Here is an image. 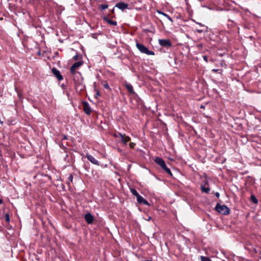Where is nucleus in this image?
I'll return each instance as SVG.
<instances>
[{
	"instance_id": "nucleus-1",
	"label": "nucleus",
	"mask_w": 261,
	"mask_h": 261,
	"mask_svg": "<svg viewBox=\"0 0 261 261\" xmlns=\"http://www.w3.org/2000/svg\"><path fill=\"white\" fill-rule=\"evenodd\" d=\"M215 209L218 213L224 215H227L230 213V209L225 205L217 203Z\"/></svg>"
},
{
	"instance_id": "nucleus-2",
	"label": "nucleus",
	"mask_w": 261,
	"mask_h": 261,
	"mask_svg": "<svg viewBox=\"0 0 261 261\" xmlns=\"http://www.w3.org/2000/svg\"><path fill=\"white\" fill-rule=\"evenodd\" d=\"M136 47L142 53L147 55H154V53L149 50L145 45L138 42L136 43Z\"/></svg>"
},
{
	"instance_id": "nucleus-3",
	"label": "nucleus",
	"mask_w": 261,
	"mask_h": 261,
	"mask_svg": "<svg viewBox=\"0 0 261 261\" xmlns=\"http://www.w3.org/2000/svg\"><path fill=\"white\" fill-rule=\"evenodd\" d=\"M158 42L160 46L165 47L167 49L170 48L172 45V42L169 39H160Z\"/></svg>"
},
{
	"instance_id": "nucleus-4",
	"label": "nucleus",
	"mask_w": 261,
	"mask_h": 261,
	"mask_svg": "<svg viewBox=\"0 0 261 261\" xmlns=\"http://www.w3.org/2000/svg\"><path fill=\"white\" fill-rule=\"evenodd\" d=\"M83 64V61H79L74 63L70 68V71L71 74H75L76 70L78 69Z\"/></svg>"
},
{
	"instance_id": "nucleus-5",
	"label": "nucleus",
	"mask_w": 261,
	"mask_h": 261,
	"mask_svg": "<svg viewBox=\"0 0 261 261\" xmlns=\"http://www.w3.org/2000/svg\"><path fill=\"white\" fill-rule=\"evenodd\" d=\"M51 72L58 81H61L63 80V76L61 75L60 71L57 68H53L51 69Z\"/></svg>"
},
{
	"instance_id": "nucleus-6",
	"label": "nucleus",
	"mask_w": 261,
	"mask_h": 261,
	"mask_svg": "<svg viewBox=\"0 0 261 261\" xmlns=\"http://www.w3.org/2000/svg\"><path fill=\"white\" fill-rule=\"evenodd\" d=\"M84 219L88 224H92L94 221V217L90 213H88L85 215Z\"/></svg>"
},
{
	"instance_id": "nucleus-7",
	"label": "nucleus",
	"mask_w": 261,
	"mask_h": 261,
	"mask_svg": "<svg viewBox=\"0 0 261 261\" xmlns=\"http://www.w3.org/2000/svg\"><path fill=\"white\" fill-rule=\"evenodd\" d=\"M118 134L121 138V142L124 145H126L127 143L130 140V138L125 135V134H122L120 133H118Z\"/></svg>"
},
{
	"instance_id": "nucleus-8",
	"label": "nucleus",
	"mask_w": 261,
	"mask_h": 261,
	"mask_svg": "<svg viewBox=\"0 0 261 261\" xmlns=\"http://www.w3.org/2000/svg\"><path fill=\"white\" fill-rule=\"evenodd\" d=\"M85 157L92 164L97 166L99 165V162L96 160L92 155L87 153Z\"/></svg>"
},
{
	"instance_id": "nucleus-9",
	"label": "nucleus",
	"mask_w": 261,
	"mask_h": 261,
	"mask_svg": "<svg viewBox=\"0 0 261 261\" xmlns=\"http://www.w3.org/2000/svg\"><path fill=\"white\" fill-rule=\"evenodd\" d=\"M83 110L86 114L90 115L91 112V108L89 103L86 101L83 102Z\"/></svg>"
},
{
	"instance_id": "nucleus-10",
	"label": "nucleus",
	"mask_w": 261,
	"mask_h": 261,
	"mask_svg": "<svg viewBox=\"0 0 261 261\" xmlns=\"http://www.w3.org/2000/svg\"><path fill=\"white\" fill-rule=\"evenodd\" d=\"M128 4L124 3L123 2H119L116 4L115 7H117L118 9L124 10L126 9H128Z\"/></svg>"
},
{
	"instance_id": "nucleus-11",
	"label": "nucleus",
	"mask_w": 261,
	"mask_h": 261,
	"mask_svg": "<svg viewBox=\"0 0 261 261\" xmlns=\"http://www.w3.org/2000/svg\"><path fill=\"white\" fill-rule=\"evenodd\" d=\"M137 202L140 204H143L145 205H149V202L140 194L136 197Z\"/></svg>"
},
{
	"instance_id": "nucleus-12",
	"label": "nucleus",
	"mask_w": 261,
	"mask_h": 261,
	"mask_svg": "<svg viewBox=\"0 0 261 261\" xmlns=\"http://www.w3.org/2000/svg\"><path fill=\"white\" fill-rule=\"evenodd\" d=\"M125 87L126 89H127V90L128 91V92L130 94H135V91H134V89H133V86H132V85L131 84H128V83H126L125 85Z\"/></svg>"
},
{
	"instance_id": "nucleus-13",
	"label": "nucleus",
	"mask_w": 261,
	"mask_h": 261,
	"mask_svg": "<svg viewBox=\"0 0 261 261\" xmlns=\"http://www.w3.org/2000/svg\"><path fill=\"white\" fill-rule=\"evenodd\" d=\"M103 20L110 25H117V22L116 21L111 20L110 19H109L108 17H107L106 16L103 17Z\"/></svg>"
},
{
	"instance_id": "nucleus-14",
	"label": "nucleus",
	"mask_w": 261,
	"mask_h": 261,
	"mask_svg": "<svg viewBox=\"0 0 261 261\" xmlns=\"http://www.w3.org/2000/svg\"><path fill=\"white\" fill-rule=\"evenodd\" d=\"M154 162L160 166L165 162L163 159L160 157H156L154 159Z\"/></svg>"
},
{
	"instance_id": "nucleus-15",
	"label": "nucleus",
	"mask_w": 261,
	"mask_h": 261,
	"mask_svg": "<svg viewBox=\"0 0 261 261\" xmlns=\"http://www.w3.org/2000/svg\"><path fill=\"white\" fill-rule=\"evenodd\" d=\"M201 190L202 192H203V193H208L210 191V188L206 187L204 186H201Z\"/></svg>"
},
{
	"instance_id": "nucleus-16",
	"label": "nucleus",
	"mask_w": 261,
	"mask_h": 261,
	"mask_svg": "<svg viewBox=\"0 0 261 261\" xmlns=\"http://www.w3.org/2000/svg\"><path fill=\"white\" fill-rule=\"evenodd\" d=\"M162 169L164 170L167 173H168L171 176H172V174L170 169L167 167L166 165Z\"/></svg>"
},
{
	"instance_id": "nucleus-17",
	"label": "nucleus",
	"mask_w": 261,
	"mask_h": 261,
	"mask_svg": "<svg viewBox=\"0 0 261 261\" xmlns=\"http://www.w3.org/2000/svg\"><path fill=\"white\" fill-rule=\"evenodd\" d=\"M250 200L254 204H257L258 203V200L254 195H251Z\"/></svg>"
},
{
	"instance_id": "nucleus-18",
	"label": "nucleus",
	"mask_w": 261,
	"mask_h": 261,
	"mask_svg": "<svg viewBox=\"0 0 261 261\" xmlns=\"http://www.w3.org/2000/svg\"><path fill=\"white\" fill-rule=\"evenodd\" d=\"M130 191L132 193V194L133 195L135 196L136 197L139 195L137 190L134 188H130Z\"/></svg>"
},
{
	"instance_id": "nucleus-19",
	"label": "nucleus",
	"mask_w": 261,
	"mask_h": 261,
	"mask_svg": "<svg viewBox=\"0 0 261 261\" xmlns=\"http://www.w3.org/2000/svg\"><path fill=\"white\" fill-rule=\"evenodd\" d=\"M108 5L104 4V5H100L99 6V9L101 10H103L105 9H106L108 8Z\"/></svg>"
},
{
	"instance_id": "nucleus-20",
	"label": "nucleus",
	"mask_w": 261,
	"mask_h": 261,
	"mask_svg": "<svg viewBox=\"0 0 261 261\" xmlns=\"http://www.w3.org/2000/svg\"><path fill=\"white\" fill-rule=\"evenodd\" d=\"M200 260L201 261H211V259L208 257L201 256H200Z\"/></svg>"
},
{
	"instance_id": "nucleus-21",
	"label": "nucleus",
	"mask_w": 261,
	"mask_h": 261,
	"mask_svg": "<svg viewBox=\"0 0 261 261\" xmlns=\"http://www.w3.org/2000/svg\"><path fill=\"white\" fill-rule=\"evenodd\" d=\"M5 218L6 222L8 223H9L10 219V216L8 213L5 214Z\"/></svg>"
},
{
	"instance_id": "nucleus-22",
	"label": "nucleus",
	"mask_w": 261,
	"mask_h": 261,
	"mask_svg": "<svg viewBox=\"0 0 261 261\" xmlns=\"http://www.w3.org/2000/svg\"><path fill=\"white\" fill-rule=\"evenodd\" d=\"M103 87L105 88V89H108L109 90H111V89L108 85V83H105L103 84Z\"/></svg>"
},
{
	"instance_id": "nucleus-23",
	"label": "nucleus",
	"mask_w": 261,
	"mask_h": 261,
	"mask_svg": "<svg viewBox=\"0 0 261 261\" xmlns=\"http://www.w3.org/2000/svg\"><path fill=\"white\" fill-rule=\"evenodd\" d=\"M73 175L72 174H70L68 178V180H69V181H70L71 182H72L73 181Z\"/></svg>"
},
{
	"instance_id": "nucleus-24",
	"label": "nucleus",
	"mask_w": 261,
	"mask_h": 261,
	"mask_svg": "<svg viewBox=\"0 0 261 261\" xmlns=\"http://www.w3.org/2000/svg\"><path fill=\"white\" fill-rule=\"evenodd\" d=\"M95 91H96V93L95 95V97L97 98V97L100 96V93L99 91L98 90H96Z\"/></svg>"
},
{
	"instance_id": "nucleus-25",
	"label": "nucleus",
	"mask_w": 261,
	"mask_h": 261,
	"mask_svg": "<svg viewBox=\"0 0 261 261\" xmlns=\"http://www.w3.org/2000/svg\"><path fill=\"white\" fill-rule=\"evenodd\" d=\"M129 147L131 148H134L135 146L136 145V144L133 142H130L129 144Z\"/></svg>"
},
{
	"instance_id": "nucleus-26",
	"label": "nucleus",
	"mask_w": 261,
	"mask_h": 261,
	"mask_svg": "<svg viewBox=\"0 0 261 261\" xmlns=\"http://www.w3.org/2000/svg\"><path fill=\"white\" fill-rule=\"evenodd\" d=\"M166 17L171 22H172L173 21V19H172V18L169 16L168 15H166Z\"/></svg>"
},
{
	"instance_id": "nucleus-27",
	"label": "nucleus",
	"mask_w": 261,
	"mask_h": 261,
	"mask_svg": "<svg viewBox=\"0 0 261 261\" xmlns=\"http://www.w3.org/2000/svg\"><path fill=\"white\" fill-rule=\"evenodd\" d=\"M203 60H204L205 62H208V58H207V56H203Z\"/></svg>"
},
{
	"instance_id": "nucleus-28",
	"label": "nucleus",
	"mask_w": 261,
	"mask_h": 261,
	"mask_svg": "<svg viewBox=\"0 0 261 261\" xmlns=\"http://www.w3.org/2000/svg\"><path fill=\"white\" fill-rule=\"evenodd\" d=\"M208 185V181L206 179L204 180L203 186H206V185Z\"/></svg>"
},
{
	"instance_id": "nucleus-29",
	"label": "nucleus",
	"mask_w": 261,
	"mask_h": 261,
	"mask_svg": "<svg viewBox=\"0 0 261 261\" xmlns=\"http://www.w3.org/2000/svg\"><path fill=\"white\" fill-rule=\"evenodd\" d=\"M78 58H79L78 56H77V55H75V56H74L73 57V59L74 60L76 61V60H78Z\"/></svg>"
},
{
	"instance_id": "nucleus-30",
	"label": "nucleus",
	"mask_w": 261,
	"mask_h": 261,
	"mask_svg": "<svg viewBox=\"0 0 261 261\" xmlns=\"http://www.w3.org/2000/svg\"><path fill=\"white\" fill-rule=\"evenodd\" d=\"M66 139H67V137L66 136L64 135L63 136V137L61 139V140L63 141L64 140H66Z\"/></svg>"
},
{
	"instance_id": "nucleus-31",
	"label": "nucleus",
	"mask_w": 261,
	"mask_h": 261,
	"mask_svg": "<svg viewBox=\"0 0 261 261\" xmlns=\"http://www.w3.org/2000/svg\"><path fill=\"white\" fill-rule=\"evenodd\" d=\"M215 196H216L217 198H219V197H220V194H219V193H218V192H216V193H215Z\"/></svg>"
},
{
	"instance_id": "nucleus-32",
	"label": "nucleus",
	"mask_w": 261,
	"mask_h": 261,
	"mask_svg": "<svg viewBox=\"0 0 261 261\" xmlns=\"http://www.w3.org/2000/svg\"><path fill=\"white\" fill-rule=\"evenodd\" d=\"M119 132H117V133H115L114 135V136L115 137H120L119 135L118 134Z\"/></svg>"
},
{
	"instance_id": "nucleus-33",
	"label": "nucleus",
	"mask_w": 261,
	"mask_h": 261,
	"mask_svg": "<svg viewBox=\"0 0 261 261\" xmlns=\"http://www.w3.org/2000/svg\"><path fill=\"white\" fill-rule=\"evenodd\" d=\"M219 70L218 69H214L212 70V71L213 72H217L219 71Z\"/></svg>"
},
{
	"instance_id": "nucleus-34",
	"label": "nucleus",
	"mask_w": 261,
	"mask_h": 261,
	"mask_svg": "<svg viewBox=\"0 0 261 261\" xmlns=\"http://www.w3.org/2000/svg\"><path fill=\"white\" fill-rule=\"evenodd\" d=\"M165 165L166 163L165 162H164L163 164L161 165V166H160V167H161V168H163Z\"/></svg>"
},
{
	"instance_id": "nucleus-35",
	"label": "nucleus",
	"mask_w": 261,
	"mask_h": 261,
	"mask_svg": "<svg viewBox=\"0 0 261 261\" xmlns=\"http://www.w3.org/2000/svg\"><path fill=\"white\" fill-rule=\"evenodd\" d=\"M197 32L199 33H202L203 32V31L201 30H197Z\"/></svg>"
},
{
	"instance_id": "nucleus-36",
	"label": "nucleus",
	"mask_w": 261,
	"mask_h": 261,
	"mask_svg": "<svg viewBox=\"0 0 261 261\" xmlns=\"http://www.w3.org/2000/svg\"><path fill=\"white\" fill-rule=\"evenodd\" d=\"M197 46L198 48H201V47H202V44H199L197 45Z\"/></svg>"
},
{
	"instance_id": "nucleus-37",
	"label": "nucleus",
	"mask_w": 261,
	"mask_h": 261,
	"mask_svg": "<svg viewBox=\"0 0 261 261\" xmlns=\"http://www.w3.org/2000/svg\"><path fill=\"white\" fill-rule=\"evenodd\" d=\"M70 181H69V180L67 181V184L68 185L69 187L70 186Z\"/></svg>"
},
{
	"instance_id": "nucleus-38",
	"label": "nucleus",
	"mask_w": 261,
	"mask_h": 261,
	"mask_svg": "<svg viewBox=\"0 0 261 261\" xmlns=\"http://www.w3.org/2000/svg\"><path fill=\"white\" fill-rule=\"evenodd\" d=\"M3 199L0 198V205L3 204Z\"/></svg>"
},
{
	"instance_id": "nucleus-39",
	"label": "nucleus",
	"mask_w": 261,
	"mask_h": 261,
	"mask_svg": "<svg viewBox=\"0 0 261 261\" xmlns=\"http://www.w3.org/2000/svg\"><path fill=\"white\" fill-rule=\"evenodd\" d=\"M157 12H158V13L159 14H162V13L163 12H162V11H158Z\"/></svg>"
},
{
	"instance_id": "nucleus-40",
	"label": "nucleus",
	"mask_w": 261,
	"mask_h": 261,
	"mask_svg": "<svg viewBox=\"0 0 261 261\" xmlns=\"http://www.w3.org/2000/svg\"><path fill=\"white\" fill-rule=\"evenodd\" d=\"M162 15H164V16H165V17H166V15H167L168 14H167L165 13L164 12H163V13H162Z\"/></svg>"
},
{
	"instance_id": "nucleus-41",
	"label": "nucleus",
	"mask_w": 261,
	"mask_h": 261,
	"mask_svg": "<svg viewBox=\"0 0 261 261\" xmlns=\"http://www.w3.org/2000/svg\"><path fill=\"white\" fill-rule=\"evenodd\" d=\"M143 261H152L151 260H143Z\"/></svg>"
},
{
	"instance_id": "nucleus-42",
	"label": "nucleus",
	"mask_w": 261,
	"mask_h": 261,
	"mask_svg": "<svg viewBox=\"0 0 261 261\" xmlns=\"http://www.w3.org/2000/svg\"><path fill=\"white\" fill-rule=\"evenodd\" d=\"M228 21H232H232L231 20H230V19H228Z\"/></svg>"
}]
</instances>
